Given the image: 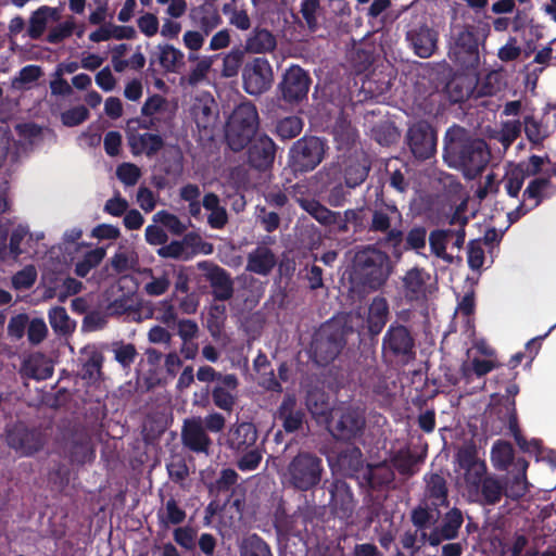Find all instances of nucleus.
I'll return each instance as SVG.
<instances>
[{
    "mask_svg": "<svg viewBox=\"0 0 556 556\" xmlns=\"http://www.w3.org/2000/svg\"><path fill=\"white\" fill-rule=\"evenodd\" d=\"M490 153L484 141L475 139L459 126L451 127L445 135L444 160L451 167L463 170L468 179L480 174L489 162Z\"/></svg>",
    "mask_w": 556,
    "mask_h": 556,
    "instance_id": "obj_1",
    "label": "nucleus"
},
{
    "mask_svg": "<svg viewBox=\"0 0 556 556\" xmlns=\"http://www.w3.org/2000/svg\"><path fill=\"white\" fill-rule=\"evenodd\" d=\"M391 269L387 253L375 248L358 251L350 278L352 290L361 293L379 289L389 278Z\"/></svg>",
    "mask_w": 556,
    "mask_h": 556,
    "instance_id": "obj_2",
    "label": "nucleus"
},
{
    "mask_svg": "<svg viewBox=\"0 0 556 556\" xmlns=\"http://www.w3.org/2000/svg\"><path fill=\"white\" fill-rule=\"evenodd\" d=\"M307 407L318 420L325 421L332 435L340 440H349L363 427L362 415L353 409L341 408L329 410L324 394L312 393L307 397Z\"/></svg>",
    "mask_w": 556,
    "mask_h": 556,
    "instance_id": "obj_3",
    "label": "nucleus"
},
{
    "mask_svg": "<svg viewBox=\"0 0 556 556\" xmlns=\"http://www.w3.org/2000/svg\"><path fill=\"white\" fill-rule=\"evenodd\" d=\"M456 484L469 501H480V484L485 477L486 466L471 445L460 447L455 456Z\"/></svg>",
    "mask_w": 556,
    "mask_h": 556,
    "instance_id": "obj_4",
    "label": "nucleus"
},
{
    "mask_svg": "<svg viewBox=\"0 0 556 556\" xmlns=\"http://www.w3.org/2000/svg\"><path fill=\"white\" fill-rule=\"evenodd\" d=\"M323 471V462L319 457L301 452L279 471V477L286 488L308 491L320 482Z\"/></svg>",
    "mask_w": 556,
    "mask_h": 556,
    "instance_id": "obj_5",
    "label": "nucleus"
},
{
    "mask_svg": "<svg viewBox=\"0 0 556 556\" xmlns=\"http://www.w3.org/2000/svg\"><path fill=\"white\" fill-rule=\"evenodd\" d=\"M258 125L256 108L252 103L238 105L227 124V140L235 151L243 149L253 138Z\"/></svg>",
    "mask_w": 556,
    "mask_h": 556,
    "instance_id": "obj_6",
    "label": "nucleus"
},
{
    "mask_svg": "<svg viewBox=\"0 0 556 556\" xmlns=\"http://www.w3.org/2000/svg\"><path fill=\"white\" fill-rule=\"evenodd\" d=\"M273 67L265 58H254L242 68L243 89L251 96H260L271 87Z\"/></svg>",
    "mask_w": 556,
    "mask_h": 556,
    "instance_id": "obj_7",
    "label": "nucleus"
},
{
    "mask_svg": "<svg viewBox=\"0 0 556 556\" xmlns=\"http://www.w3.org/2000/svg\"><path fill=\"white\" fill-rule=\"evenodd\" d=\"M342 334L337 323H329L320 327L312 342V354L316 363L328 364L339 354L342 348Z\"/></svg>",
    "mask_w": 556,
    "mask_h": 556,
    "instance_id": "obj_8",
    "label": "nucleus"
},
{
    "mask_svg": "<svg viewBox=\"0 0 556 556\" xmlns=\"http://www.w3.org/2000/svg\"><path fill=\"white\" fill-rule=\"evenodd\" d=\"M448 55L463 66H473L478 63V39L472 27H463L455 33Z\"/></svg>",
    "mask_w": 556,
    "mask_h": 556,
    "instance_id": "obj_9",
    "label": "nucleus"
},
{
    "mask_svg": "<svg viewBox=\"0 0 556 556\" xmlns=\"http://www.w3.org/2000/svg\"><path fill=\"white\" fill-rule=\"evenodd\" d=\"M324 142L316 137L299 140L290 152L292 166L295 170H311L324 156Z\"/></svg>",
    "mask_w": 556,
    "mask_h": 556,
    "instance_id": "obj_10",
    "label": "nucleus"
},
{
    "mask_svg": "<svg viewBox=\"0 0 556 556\" xmlns=\"http://www.w3.org/2000/svg\"><path fill=\"white\" fill-rule=\"evenodd\" d=\"M43 239V231H30L28 226L17 225L10 237V253L15 260L22 255L31 257L37 253L36 245Z\"/></svg>",
    "mask_w": 556,
    "mask_h": 556,
    "instance_id": "obj_11",
    "label": "nucleus"
},
{
    "mask_svg": "<svg viewBox=\"0 0 556 556\" xmlns=\"http://www.w3.org/2000/svg\"><path fill=\"white\" fill-rule=\"evenodd\" d=\"M408 142L412 152L418 159H428L434 153L435 136L428 123L414 124L408 130Z\"/></svg>",
    "mask_w": 556,
    "mask_h": 556,
    "instance_id": "obj_12",
    "label": "nucleus"
},
{
    "mask_svg": "<svg viewBox=\"0 0 556 556\" xmlns=\"http://www.w3.org/2000/svg\"><path fill=\"white\" fill-rule=\"evenodd\" d=\"M138 121H129L127 123V141L134 155L146 154L153 155L160 151L163 147V139L156 134H139L132 124Z\"/></svg>",
    "mask_w": 556,
    "mask_h": 556,
    "instance_id": "obj_13",
    "label": "nucleus"
},
{
    "mask_svg": "<svg viewBox=\"0 0 556 556\" xmlns=\"http://www.w3.org/2000/svg\"><path fill=\"white\" fill-rule=\"evenodd\" d=\"M402 215L395 206H383L376 210L372 216L371 228L377 231H388L389 241L394 244L399 243L402 239V231L396 229L395 226L401 223Z\"/></svg>",
    "mask_w": 556,
    "mask_h": 556,
    "instance_id": "obj_14",
    "label": "nucleus"
},
{
    "mask_svg": "<svg viewBox=\"0 0 556 556\" xmlns=\"http://www.w3.org/2000/svg\"><path fill=\"white\" fill-rule=\"evenodd\" d=\"M431 276L420 268L409 269L404 277L403 292L408 300H422L430 292Z\"/></svg>",
    "mask_w": 556,
    "mask_h": 556,
    "instance_id": "obj_15",
    "label": "nucleus"
},
{
    "mask_svg": "<svg viewBox=\"0 0 556 556\" xmlns=\"http://www.w3.org/2000/svg\"><path fill=\"white\" fill-rule=\"evenodd\" d=\"M309 88V79L300 66H291L285 74L282 81V94L289 101L300 100L306 96Z\"/></svg>",
    "mask_w": 556,
    "mask_h": 556,
    "instance_id": "obj_16",
    "label": "nucleus"
},
{
    "mask_svg": "<svg viewBox=\"0 0 556 556\" xmlns=\"http://www.w3.org/2000/svg\"><path fill=\"white\" fill-rule=\"evenodd\" d=\"M415 53L420 58H429L437 49L438 34L426 25L418 26L407 33Z\"/></svg>",
    "mask_w": 556,
    "mask_h": 556,
    "instance_id": "obj_17",
    "label": "nucleus"
},
{
    "mask_svg": "<svg viewBox=\"0 0 556 556\" xmlns=\"http://www.w3.org/2000/svg\"><path fill=\"white\" fill-rule=\"evenodd\" d=\"M181 435L185 445L192 451L206 452L210 445V439L203 429V422L200 418L186 420Z\"/></svg>",
    "mask_w": 556,
    "mask_h": 556,
    "instance_id": "obj_18",
    "label": "nucleus"
},
{
    "mask_svg": "<svg viewBox=\"0 0 556 556\" xmlns=\"http://www.w3.org/2000/svg\"><path fill=\"white\" fill-rule=\"evenodd\" d=\"M238 380L233 375L219 377L212 395L215 405L222 409L230 410L235 404Z\"/></svg>",
    "mask_w": 556,
    "mask_h": 556,
    "instance_id": "obj_19",
    "label": "nucleus"
},
{
    "mask_svg": "<svg viewBox=\"0 0 556 556\" xmlns=\"http://www.w3.org/2000/svg\"><path fill=\"white\" fill-rule=\"evenodd\" d=\"M199 267L206 270V278L218 300H227L232 295V282L223 268L206 263H200Z\"/></svg>",
    "mask_w": 556,
    "mask_h": 556,
    "instance_id": "obj_20",
    "label": "nucleus"
},
{
    "mask_svg": "<svg viewBox=\"0 0 556 556\" xmlns=\"http://www.w3.org/2000/svg\"><path fill=\"white\" fill-rule=\"evenodd\" d=\"M275 154V144L267 136L257 137L249 149V161L257 167L263 168L271 164Z\"/></svg>",
    "mask_w": 556,
    "mask_h": 556,
    "instance_id": "obj_21",
    "label": "nucleus"
},
{
    "mask_svg": "<svg viewBox=\"0 0 556 556\" xmlns=\"http://www.w3.org/2000/svg\"><path fill=\"white\" fill-rule=\"evenodd\" d=\"M191 116L199 129L210 128L215 119V102L211 97L198 98L191 106Z\"/></svg>",
    "mask_w": 556,
    "mask_h": 556,
    "instance_id": "obj_22",
    "label": "nucleus"
},
{
    "mask_svg": "<svg viewBox=\"0 0 556 556\" xmlns=\"http://www.w3.org/2000/svg\"><path fill=\"white\" fill-rule=\"evenodd\" d=\"M357 478L363 479L370 486L387 484L393 480V471L386 463L366 465L357 470Z\"/></svg>",
    "mask_w": 556,
    "mask_h": 556,
    "instance_id": "obj_23",
    "label": "nucleus"
},
{
    "mask_svg": "<svg viewBox=\"0 0 556 556\" xmlns=\"http://www.w3.org/2000/svg\"><path fill=\"white\" fill-rule=\"evenodd\" d=\"M412 338L407 329L402 326L391 328L383 342V348L395 354H406L412 349Z\"/></svg>",
    "mask_w": 556,
    "mask_h": 556,
    "instance_id": "obj_24",
    "label": "nucleus"
},
{
    "mask_svg": "<svg viewBox=\"0 0 556 556\" xmlns=\"http://www.w3.org/2000/svg\"><path fill=\"white\" fill-rule=\"evenodd\" d=\"M276 264L274 254L260 247L249 254L247 269L258 275H267Z\"/></svg>",
    "mask_w": 556,
    "mask_h": 556,
    "instance_id": "obj_25",
    "label": "nucleus"
},
{
    "mask_svg": "<svg viewBox=\"0 0 556 556\" xmlns=\"http://www.w3.org/2000/svg\"><path fill=\"white\" fill-rule=\"evenodd\" d=\"M276 39L273 34L266 29H255L245 41V51L250 53H267L275 49Z\"/></svg>",
    "mask_w": 556,
    "mask_h": 556,
    "instance_id": "obj_26",
    "label": "nucleus"
},
{
    "mask_svg": "<svg viewBox=\"0 0 556 556\" xmlns=\"http://www.w3.org/2000/svg\"><path fill=\"white\" fill-rule=\"evenodd\" d=\"M528 463L525 459H517L515 463L516 473L506 483V495L513 498L521 497L528 491L529 484L526 479Z\"/></svg>",
    "mask_w": 556,
    "mask_h": 556,
    "instance_id": "obj_27",
    "label": "nucleus"
},
{
    "mask_svg": "<svg viewBox=\"0 0 556 556\" xmlns=\"http://www.w3.org/2000/svg\"><path fill=\"white\" fill-rule=\"evenodd\" d=\"M167 111L168 103L163 97L154 94L148 98L142 105L141 113L144 117L149 118V124H143L142 127L149 128L154 126L162 119Z\"/></svg>",
    "mask_w": 556,
    "mask_h": 556,
    "instance_id": "obj_28",
    "label": "nucleus"
},
{
    "mask_svg": "<svg viewBox=\"0 0 556 556\" xmlns=\"http://www.w3.org/2000/svg\"><path fill=\"white\" fill-rule=\"evenodd\" d=\"M257 439L256 429L252 424L243 422L230 431V445L237 451L252 446Z\"/></svg>",
    "mask_w": 556,
    "mask_h": 556,
    "instance_id": "obj_29",
    "label": "nucleus"
},
{
    "mask_svg": "<svg viewBox=\"0 0 556 556\" xmlns=\"http://www.w3.org/2000/svg\"><path fill=\"white\" fill-rule=\"evenodd\" d=\"M388 304L382 298H375L369 306L368 328L372 333H379L387 321Z\"/></svg>",
    "mask_w": 556,
    "mask_h": 556,
    "instance_id": "obj_30",
    "label": "nucleus"
},
{
    "mask_svg": "<svg viewBox=\"0 0 556 556\" xmlns=\"http://www.w3.org/2000/svg\"><path fill=\"white\" fill-rule=\"evenodd\" d=\"M203 207L210 212L207 222L213 228H222L227 223L226 210L219 205V199L213 193L203 198Z\"/></svg>",
    "mask_w": 556,
    "mask_h": 556,
    "instance_id": "obj_31",
    "label": "nucleus"
},
{
    "mask_svg": "<svg viewBox=\"0 0 556 556\" xmlns=\"http://www.w3.org/2000/svg\"><path fill=\"white\" fill-rule=\"evenodd\" d=\"M27 375L35 379L43 380L52 376L51 363L42 354H34L24 364Z\"/></svg>",
    "mask_w": 556,
    "mask_h": 556,
    "instance_id": "obj_32",
    "label": "nucleus"
},
{
    "mask_svg": "<svg viewBox=\"0 0 556 556\" xmlns=\"http://www.w3.org/2000/svg\"><path fill=\"white\" fill-rule=\"evenodd\" d=\"M330 493L333 509L342 510L344 513L351 509L353 497L349 485L344 481L337 480L333 483Z\"/></svg>",
    "mask_w": 556,
    "mask_h": 556,
    "instance_id": "obj_33",
    "label": "nucleus"
},
{
    "mask_svg": "<svg viewBox=\"0 0 556 556\" xmlns=\"http://www.w3.org/2000/svg\"><path fill=\"white\" fill-rule=\"evenodd\" d=\"M299 202L300 205L320 224L331 225L337 223L338 215L317 201L301 199Z\"/></svg>",
    "mask_w": 556,
    "mask_h": 556,
    "instance_id": "obj_34",
    "label": "nucleus"
},
{
    "mask_svg": "<svg viewBox=\"0 0 556 556\" xmlns=\"http://www.w3.org/2000/svg\"><path fill=\"white\" fill-rule=\"evenodd\" d=\"M426 496L431 505L438 507L446 502V486L444 479L439 475H432L427 481Z\"/></svg>",
    "mask_w": 556,
    "mask_h": 556,
    "instance_id": "obj_35",
    "label": "nucleus"
},
{
    "mask_svg": "<svg viewBox=\"0 0 556 556\" xmlns=\"http://www.w3.org/2000/svg\"><path fill=\"white\" fill-rule=\"evenodd\" d=\"M159 50V61L166 71L175 72L177 67L184 64V53L174 46H160Z\"/></svg>",
    "mask_w": 556,
    "mask_h": 556,
    "instance_id": "obj_36",
    "label": "nucleus"
},
{
    "mask_svg": "<svg viewBox=\"0 0 556 556\" xmlns=\"http://www.w3.org/2000/svg\"><path fill=\"white\" fill-rule=\"evenodd\" d=\"M188 59L191 62H195L194 67L189 74L188 80L191 85H197L206 78V75L213 65V58H200L197 53H189Z\"/></svg>",
    "mask_w": 556,
    "mask_h": 556,
    "instance_id": "obj_37",
    "label": "nucleus"
},
{
    "mask_svg": "<svg viewBox=\"0 0 556 556\" xmlns=\"http://www.w3.org/2000/svg\"><path fill=\"white\" fill-rule=\"evenodd\" d=\"M527 177L523 175L522 169L517 168L515 165L509 166L502 179V184L507 194L516 198Z\"/></svg>",
    "mask_w": 556,
    "mask_h": 556,
    "instance_id": "obj_38",
    "label": "nucleus"
},
{
    "mask_svg": "<svg viewBox=\"0 0 556 556\" xmlns=\"http://www.w3.org/2000/svg\"><path fill=\"white\" fill-rule=\"evenodd\" d=\"M514 457L510 444L502 441L494 443L491 451V462L497 469H506Z\"/></svg>",
    "mask_w": 556,
    "mask_h": 556,
    "instance_id": "obj_39",
    "label": "nucleus"
},
{
    "mask_svg": "<svg viewBox=\"0 0 556 556\" xmlns=\"http://www.w3.org/2000/svg\"><path fill=\"white\" fill-rule=\"evenodd\" d=\"M503 488L494 477H484L480 484V498L486 504H495L501 500Z\"/></svg>",
    "mask_w": 556,
    "mask_h": 556,
    "instance_id": "obj_40",
    "label": "nucleus"
},
{
    "mask_svg": "<svg viewBox=\"0 0 556 556\" xmlns=\"http://www.w3.org/2000/svg\"><path fill=\"white\" fill-rule=\"evenodd\" d=\"M105 256L103 248H97L87 252L81 261L76 264L75 273L79 277H85L96 267Z\"/></svg>",
    "mask_w": 556,
    "mask_h": 556,
    "instance_id": "obj_41",
    "label": "nucleus"
},
{
    "mask_svg": "<svg viewBox=\"0 0 556 556\" xmlns=\"http://www.w3.org/2000/svg\"><path fill=\"white\" fill-rule=\"evenodd\" d=\"M49 321L55 332H70L74 325L64 307L55 306L49 312Z\"/></svg>",
    "mask_w": 556,
    "mask_h": 556,
    "instance_id": "obj_42",
    "label": "nucleus"
},
{
    "mask_svg": "<svg viewBox=\"0 0 556 556\" xmlns=\"http://www.w3.org/2000/svg\"><path fill=\"white\" fill-rule=\"evenodd\" d=\"M136 263V253L129 248H121L111 260L112 267L116 273H125L131 269Z\"/></svg>",
    "mask_w": 556,
    "mask_h": 556,
    "instance_id": "obj_43",
    "label": "nucleus"
},
{
    "mask_svg": "<svg viewBox=\"0 0 556 556\" xmlns=\"http://www.w3.org/2000/svg\"><path fill=\"white\" fill-rule=\"evenodd\" d=\"M153 222L161 224L174 235H181L188 227V225L180 220L176 215L166 211H160L154 214Z\"/></svg>",
    "mask_w": 556,
    "mask_h": 556,
    "instance_id": "obj_44",
    "label": "nucleus"
},
{
    "mask_svg": "<svg viewBox=\"0 0 556 556\" xmlns=\"http://www.w3.org/2000/svg\"><path fill=\"white\" fill-rule=\"evenodd\" d=\"M498 366L497 362L493 358L480 359L473 358L471 364H464L462 367L463 375L466 378H469L470 374L473 372L478 377H482L496 368Z\"/></svg>",
    "mask_w": 556,
    "mask_h": 556,
    "instance_id": "obj_45",
    "label": "nucleus"
},
{
    "mask_svg": "<svg viewBox=\"0 0 556 556\" xmlns=\"http://www.w3.org/2000/svg\"><path fill=\"white\" fill-rule=\"evenodd\" d=\"M37 279L35 266L27 265L12 277V285L17 290L30 288Z\"/></svg>",
    "mask_w": 556,
    "mask_h": 556,
    "instance_id": "obj_46",
    "label": "nucleus"
},
{
    "mask_svg": "<svg viewBox=\"0 0 556 556\" xmlns=\"http://www.w3.org/2000/svg\"><path fill=\"white\" fill-rule=\"evenodd\" d=\"M463 523V516L458 509H452L445 516L443 526L441 527L443 530V538L445 539H454L458 529Z\"/></svg>",
    "mask_w": 556,
    "mask_h": 556,
    "instance_id": "obj_47",
    "label": "nucleus"
},
{
    "mask_svg": "<svg viewBox=\"0 0 556 556\" xmlns=\"http://www.w3.org/2000/svg\"><path fill=\"white\" fill-rule=\"evenodd\" d=\"M53 14L51 9L45 8L36 11L30 18L29 35L33 38H38L45 30L48 18Z\"/></svg>",
    "mask_w": 556,
    "mask_h": 556,
    "instance_id": "obj_48",
    "label": "nucleus"
},
{
    "mask_svg": "<svg viewBox=\"0 0 556 556\" xmlns=\"http://www.w3.org/2000/svg\"><path fill=\"white\" fill-rule=\"evenodd\" d=\"M302 130V122L299 117L290 116L281 119L277 125V132L283 139L298 136Z\"/></svg>",
    "mask_w": 556,
    "mask_h": 556,
    "instance_id": "obj_49",
    "label": "nucleus"
},
{
    "mask_svg": "<svg viewBox=\"0 0 556 556\" xmlns=\"http://www.w3.org/2000/svg\"><path fill=\"white\" fill-rule=\"evenodd\" d=\"M437 515L432 509L424 506L415 508L412 513L413 523L421 532L437 521Z\"/></svg>",
    "mask_w": 556,
    "mask_h": 556,
    "instance_id": "obj_50",
    "label": "nucleus"
},
{
    "mask_svg": "<svg viewBox=\"0 0 556 556\" xmlns=\"http://www.w3.org/2000/svg\"><path fill=\"white\" fill-rule=\"evenodd\" d=\"M523 125L526 136L531 142L540 143L547 137L546 129L532 116H526Z\"/></svg>",
    "mask_w": 556,
    "mask_h": 556,
    "instance_id": "obj_51",
    "label": "nucleus"
},
{
    "mask_svg": "<svg viewBox=\"0 0 556 556\" xmlns=\"http://www.w3.org/2000/svg\"><path fill=\"white\" fill-rule=\"evenodd\" d=\"M242 52L238 50L227 53L223 60L222 75L227 78L236 76L242 64Z\"/></svg>",
    "mask_w": 556,
    "mask_h": 556,
    "instance_id": "obj_52",
    "label": "nucleus"
},
{
    "mask_svg": "<svg viewBox=\"0 0 556 556\" xmlns=\"http://www.w3.org/2000/svg\"><path fill=\"white\" fill-rule=\"evenodd\" d=\"M116 175L124 185L135 186L141 176V170L135 164L123 163L117 167Z\"/></svg>",
    "mask_w": 556,
    "mask_h": 556,
    "instance_id": "obj_53",
    "label": "nucleus"
},
{
    "mask_svg": "<svg viewBox=\"0 0 556 556\" xmlns=\"http://www.w3.org/2000/svg\"><path fill=\"white\" fill-rule=\"evenodd\" d=\"M76 28L75 22L73 18H68L65 22L56 25L53 27L49 35H48V41L50 43H59L63 41L64 39L72 36Z\"/></svg>",
    "mask_w": 556,
    "mask_h": 556,
    "instance_id": "obj_54",
    "label": "nucleus"
},
{
    "mask_svg": "<svg viewBox=\"0 0 556 556\" xmlns=\"http://www.w3.org/2000/svg\"><path fill=\"white\" fill-rule=\"evenodd\" d=\"M242 556H273L268 545L258 538H250L242 547Z\"/></svg>",
    "mask_w": 556,
    "mask_h": 556,
    "instance_id": "obj_55",
    "label": "nucleus"
},
{
    "mask_svg": "<svg viewBox=\"0 0 556 556\" xmlns=\"http://www.w3.org/2000/svg\"><path fill=\"white\" fill-rule=\"evenodd\" d=\"M89 116L88 110L83 106L72 108L61 115V121L65 126L73 127L85 122Z\"/></svg>",
    "mask_w": 556,
    "mask_h": 556,
    "instance_id": "obj_56",
    "label": "nucleus"
},
{
    "mask_svg": "<svg viewBox=\"0 0 556 556\" xmlns=\"http://www.w3.org/2000/svg\"><path fill=\"white\" fill-rule=\"evenodd\" d=\"M520 131L521 123L518 119L507 121L502 125L500 140L503 146L507 148L514 140H516V138L520 135Z\"/></svg>",
    "mask_w": 556,
    "mask_h": 556,
    "instance_id": "obj_57",
    "label": "nucleus"
},
{
    "mask_svg": "<svg viewBox=\"0 0 556 556\" xmlns=\"http://www.w3.org/2000/svg\"><path fill=\"white\" fill-rule=\"evenodd\" d=\"M429 243L431 251L443 260L451 262L452 257L448 256L445 252L446 248V232L442 230H437L430 233Z\"/></svg>",
    "mask_w": 556,
    "mask_h": 556,
    "instance_id": "obj_58",
    "label": "nucleus"
},
{
    "mask_svg": "<svg viewBox=\"0 0 556 556\" xmlns=\"http://www.w3.org/2000/svg\"><path fill=\"white\" fill-rule=\"evenodd\" d=\"M205 34L199 30H187L182 36V42L190 53H197L204 45Z\"/></svg>",
    "mask_w": 556,
    "mask_h": 556,
    "instance_id": "obj_59",
    "label": "nucleus"
},
{
    "mask_svg": "<svg viewBox=\"0 0 556 556\" xmlns=\"http://www.w3.org/2000/svg\"><path fill=\"white\" fill-rule=\"evenodd\" d=\"M48 328L43 319L41 318H35L30 320L28 325V340L34 343L38 344L40 343L47 336Z\"/></svg>",
    "mask_w": 556,
    "mask_h": 556,
    "instance_id": "obj_60",
    "label": "nucleus"
},
{
    "mask_svg": "<svg viewBox=\"0 0 556 556\" xmlns=\"http://www.w3.org/2000/svg\"><path fill=\"white\" fill-rule=\"evenodd\" d=\"M262 457V453L257 448H252L238 460V468L242 471L255 470Z\"/></svg>",
    "mask_w": 556,
    "mask_h": 556,
    "instance_id": "obj_61",
    "label": "nucleus"
},
{
    "mask_svg": "<svg viewBox=\"0 0 556 556\" xmlns=\"http://www.w3.org/2000/svg\"><path fill=\"white\" fill-rule=\"evenodd\" d=\"M157 195L147 187H140L137 192V203L144 212H152L156 206Z\"/></svg>",
    "mask_w": 556,
    "mask_h": 556,
    "instance_id": "obj_62",
    "label": "nucleus"
},
{
    "mask_svg": "<svg viewBox=\"0 0 556 556\" xmlns=\"http://www.w3.org/2000/svg\"><path fill=\"white\" fill-rule=\"evenodd\" d=\"M547 180L544 178H538L532 180L528 187L526 188L523 192V197L528 200H532L533 203L531 204V207H534L540 202V194L541 192L546 188Z\"/></svg>",
    "mask_w": 556,
    "mask_h": 556,
    "instance_id": "obj_63",
    "label": "nucleus"
},
{
    "mask_svg": "<svg viewBox=\"0 0 556 556\" xmlns=\"http://www.w3.org/2000/svg\"><path fill=\"white\" fill-rule=\"evenodd\" d=\"M138 27L142 34L148 37L156 35L159 30V20L152 13H146L138 20Z\"/></svg>",
    "mask_w": 556,
    "mask_h": 556,
    "instance_id": "obj_64",
    "label": "nucleus"
}]
</instances>
